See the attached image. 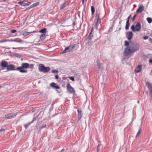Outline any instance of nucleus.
<instances>
[{
  "label": "nucleus",
  "instance_id": "obj_1",
  "mask_svg": "<svg viewBox=\"0 0 152 152\" xmlns=\"http://www.w3.org/2000/svg\"><path fill=\"white\" fill-rule=\"evenodd\" d=\"M139 46L138 44H130L125 49L124 52L125 56H128L131 53H134L139 49Z\"/></svg>",
  "mask_w": 152,
  "mask_h": 152
},
{
  "label": "nucleus",
  "instance_id": "obj_2",
  "mask_svg": "<svg viewBox=\"0 0 152 152\" xmlns=\"http://www.w3.org/2000/svg\"><path fill=\"white\" fill-rule=\"evenodd\" d=\"M29 64L27 63H23L22 64L21 66L18 67L17 68L16 70H19L21 73H26L27 71L24 69L28 68Z\"/></svg>",
  "mask_w": 152,
  "mask_h": 152
},
{
  "label": "nucleus",
  "instance_id": "obj_3",
  "mask_svg": "<svg viewBox=\"0 0 152 152\" xmlns=\"http://www.w3.org/2000/svg\"><path fill=\"white\" fill-rule=\"evenodd\" d=\"M141 28L140 23L138 22L137 23L135 26L132 25L131 26V30L134 32L139 31Z\"/></svg>",
  "mask_w": 152,
  "mask_h": 152
},
{
  "label": "nucleus",
  "instance_id": "obj_4",
  "mask_svg": "<svg viewBox=\"0 0 152 152\" xmlns=\"http://www.w3.org/2000/svg\"><path fill=\"white\" fill-rule=\"evenodd\" d=\"M39 69L41 72L46 73L50 71V68L48 67H45L43 64H40L39 65Z\"/></svg>",
  "mask_w": 152,
  "mask_h": 152
},
{
  "label": "nucleus",
  "instance_id": "obj_5",
  "mask_svg": "<svg viewBox=\"0 0 152 152\" xmlns=\"http://www.w3.org/2000/svg\"><path fill=\"white\" fill-rule=\"evenodd\" d=\"M75 44L70 45L68 47L65 48L62 53H65L67 52H69L71 51L75 47Z\"/></svg>",
  "mask_w": 152,
  "mask_h": 152
},
{
  "label": "nucleus",
  "instance_id": "obj_6",
  "mask_svg": "<svg viewBox=\"0 0 152 152\" xmlns=\"http://www.w3.org/2000/svg\"><path fill=\"white\" fill-rule=\"evenodd\" d=\"M66 87L70 93L74 94L75 93V91L72 87L70 86L69 83L67 84Z\"/></svg>",
  "mask_w": 152,
  "mask_h": 152
},
{
  "label": "nucleus",
  "instance_id": "obj_7",
  "mask_svg": "<svg viewBox=\"0 0 152 152\" xmlns=\"http://www.w3.org/2000/svg\"><path fill=\"white\" fill-rule=\"evenodd\" d=\"M99 14L97 13L95 18V21H96L95 26L96 29H98V23L100 22V19H99Z\"/></svg>",
  "mask_w": 152,
  "mask_h": 152
},
{
  "label": "nucleus",
  "instance_id": "obj_8",
  "mask_svg": "<svg viewBox=\"0 0 152 152\" xmlns=\"http://www.w3.org/2000/svg\"><path fill=\"white\" fill-rule=\"evenodd\" d=\"M16 113H10L5 115V118L7 119H10L14 117L17 115Z\"/></svg>",
  "mask_w": 152,
  "mask_h": 152
},
{
  "label": "nucleus",
  "instance_id": "obj_9",
  "mask_svg": "<svg viewBox=\"0 0 152 152\" xmlns=\"http://www.w3.org/2000/svg\"><path fill=\"white\" fill-rule=\"evenodd\" d=\"M144 9V7L142 4L139 5L138 8L136 11V13H141L143 11Z\"/></svg>",
  "mask_w": 152,
  "mask_h": 152
},
{
  "label": "nucleus",
  "instance_id": "obj_10",
  "mask_svg": "<svg viewBox=\"0 0 152 152\" xmlns=\"http://www.w3.org/2000/svg\"><path fill=\"white\" fill-rule=\"evenodd\" d=\"M146 85L149 89L150 94L152 95V84L148 82L146 83Z\"/></svg>",
  "mask_w": 152,
  "mask_h": 152
},
{
  "label": "nucleus",
  "instance_id": "obj_11",
  "mask_svg": "<svg viewBox=\"0 0 152 152\" xmlns=\"http://www.w3.org/2000/svg\"><path fill=\"white\" fill-rule=\"evenodd\" d=\"M133 36V33L131 31H129L127 32L126 34V37L127 39L129 40H130Z\"/></svg>",
  "mask_w": 152,
  "mask_h": 152
},
{
  "label": "nucleus",
  "instance_id": "obj_12",
  "mask_svg": "<svg viewBox=\"0 0 152 152\" xmlns=\"http://www.w3.org/2000/svg\"><path fill=\"white\" fill-rule=\"evenodd\" d=\"M50 85L51 87L53 88L57 89H59L60 88V87L58 86L57 85V84L55 83H52L50 84Z\"/></svg>",
  "mask_w": 152,
  "mask_h": 152
},
{
  "label": "nucleus",
  "instance_id": "obj_13",
  "mask_svg": "<svg viewBox=\"0 0 152 152\" xmlns=\"http://www.w3.org/2000/svg\"><path fill=\"white\" fill-rule=\"evenodd\" d=\"M14 66L12 64H10L9 65H8V66L7 67V70H15L14 69Z\"/></svg>",
  "mask_w": 152,
  "mask_h": 152
},
{
  "label": "nucleus",
  "instance_id": "obj_14",
  "mask_svg": "<svg viewBox=\"0 0 152 152\" xmlns=\"http://www.w3.org/2000/svg\"><path fill=\"white\" fill-rule=\"evenodd\" d=\"M142 69V66L141 65H138L135 69V72L136 73L139 72Z\"/></svg>",
  "mask_w": 152,
  "mask_h": 152
},
{
  "label": "nucleus",
  "instance_id": "obj_15",
  "mask_svg": "<svg viewBox=\"0 0 152 152\" xmlns=\"http://www.w3.org/2000/svg\"><path fill=\"white\" fill-rule=\"evenodd\" d=\"M1 65L4 67H7L8 66V63L5 61H2L1 63Z\"/></svg>",
  "mask_w": 152,
  "mask_h": 152
},
{
  "label": "nucleus",
  "instance_id": "obj_16",
  "mask_svg": "<svg viewBox=\"0 0 152 152\" xmlns=\"http://www.w3.org/2000/svg\"><path fill=\"white\" fill-rule=\"evenodd\" d=\"M77 111L78 113V120H80L81 118L82 117L83 114L81 113V112L80 111V110L79 109H78L77 110Z\"/></svg>",
  "mask_w": 152,
  "mask_h": 152
},
{
  "label": "nucleus",
  "instance_id": "obj_17",
  "mask_svg": "<svg viewBox=\"0 0 152 152\" xmlns=\"http://www.w3.org/2000/svg\"><path fill=\"white\" fill-rule=\"evenodd\" d=\"M91 33H90V34L88 37V43H89V45L91 44H92V42H93L91 41V39H92L93 37L91 35Z\"/></svg>",
  "mask_w": 152,
  "mask_h": 152
},
{
  "label": "nucleus",
  "instance_id": "obj_18",
  "mask_svg": "<svg viewBox=\"0 0 152 152\" xmlns=\"http://www.w3.org/2000/svg\"><path fill=\"white\" fill-rule=\"evenodd\" d=\"M10 42H16L20 43L23 42V41L20 39H15L14 40L11 39V40H10Z\"/></svg>",
  "mask_w": 152,
  "mask_h": 152
},
{
  "label": "nucleus",
  "instance_id": "obj_19",
  "mask_svg": "<svg viewBox=\"0 0 152 152\" xmlns=\"http://www.w3.org/2000/svg\"><path fill=\"white\" fill-rule=\"evenodd\" d=\"M36 31H31L30 32H26V31H24L23 34V35L24 36H25L26 35H28L29 34H30L36 33Z\"/></svg>",
  "mask_w": 152,
  "mask_h": 152
},
{
  "label": "nucleus",
  "instance_id": "obj_20",
  "mask_svg": "<svg viewBox=\"0 0 152 152\" xmlns=\"http://www.w3.org/2000/svg\"><path fill=\"white\" fill-rule=\"evenodd\" d=\"M97 66L99 70L102 69L101 64L98 60L96 61Z\"/></svg>",
  "mask_w": 152,
  "mask_h": 152
},
{
  "label": "nucleus",
  "instance_id": "obj_21",
  "mask_svg": "<svg viewBox=\"0 0 152 152\" xmlns=\"http://www.w3.org/2000/svg\"><path fill=\"white\" fill-rule=\"evenodd\" d=\"M47 28H44L39 31V32L42 34H46L47 31Z\"/></svg>",
  "mask_w": 152,
  "mask_h": 152
},
{
  "label": "nucleus",
  "instance_id": "obj_22",
  "mask_svg": "<svg viewBox=\"0 0 152 152\" xmlns=\"http://www.w3.org/2000/svg\"><path fill=\"white\" fill-rule=\"evenodd\" d=\"M46 34H42L40 36V38L41 39H43L45 38Z\"/></svg>",
  "mask_w": 152,
  "mask_h": 152
},
{
  "label": "nucleus",
  "instance_id": "obj_23",
  "mask_svg": "<svg viewBox=\"0 0 152 152\" xmlns=\"http://www.w3.org/2000/svg\"><path fill=\"white\" fill-rule=\"evenodd\" d=\"M18 3L20 5L23 6H26V3L24 2V1L19 2H18Z\"/></svg>",
  "mask_w": 152,
  "mask_h": 152
},
{
  "label": "nucleus",
  "instance_id": "obj_24",
  "mask_svg": "<svg viewBox=\"0 0 152 152\" xmlns=\"http://www.w3.org/2000/svg\"><path fill=\"white\" fill-rule=\"evenodd\" d=\"M129 22L128 21L126 22V24L125 26V29L126 30H128L129 28Z\"/></svg>",
  "mask_w": 152,
  "mask_h": 152
},
{
  "label": "nucleus",
  "instance_id": "obj_25",
  "mask_svg": "<svg viewBox=\"0 0 152 152\" xmlns=\"http://www.w3.org/2000/svg\"><path fill=\"white\" fill-rule=\"evenodd\" d=\"M146 20L149 23H151L152 22V18L148 17L147 18Z\"/></svg>",
  "mask_w": 152,
  "mask_h": 152
},
{
  "label": "nucleus",
  "instance_id": "obj_26",
  "mask_svg": "<svg viewBox=\"0 0 152 152\" xmlns=\"http://www.w3.org/2000/svg\"><path fill=\"white\" fill-rule=\"evenodd\" d=\"M91 9L92 14V15H93L94 13L95 12V9H94V7L93 6H92L91 7Z\"/></svg>",
  "mask_w": 152,
  "mask_h": 152
},
{
  "label": "nucleus",
  "instance_id": "obj_27",
  "mask_svg": "<svg viewBox=\"0 0 152 152\" xmlns=\"http://www.w3.org/2000/svg\"><path fill=\"white\" fill-rule=\"evenodd\" d=\"M39 4V3L38 2H36L34 4H32V6H33V7H36L38 6Z\"/></svg>",
  "mask_w": 152,
  "mask_h": 152
},
{
  "label": "nucleus",
  "instance_id": "obj_28",
  "mask_svg": "<svg viewBox=\"0 0 152 152\" xmlns=\"http://www.w3.org/2000/svg\"><path fill=\"white\" fill-rule=\"evenodd\" d=\"M142 130V129H140L138 131V132L137 133V134H136V136H138L141 133V131Z\"/></svg>",
  "mask_w": 152,
  "mask_h": 152
},
{
  "label": "nucleus",
  "instance_id": "obj_29",
  "mask_svg": "<svg viewBox=\"0 0 152 152\" xmlns=\"http://www.w3.org/2000/svg\"><path fill=\"white\" fill-rule=\"evenodd\" d=\"M147 57L149 58V59H152V54H148L147 56Z\"/></svg>",
  "mask_w": 152,
  "mask_h": 152
},
{
  "label": "nucleus",
  "instance_id": "obj_30",
  "mask_svg": "<svg viewBox=\"0 0 152 152\" xmlns=\"http://www.w3.org/2000/svg\"><path fill=\"white\" fill-rule=\"evenodd\" d=\"M65 7V4L64 3L60 6V9H61L64 8Z\"/></svg>",
  "mask_w": 152,
  "mask_h": 152
},
{
  "label": "nucleus",
  "instance_id": "obj_31",
  "mask_svg": "<svg viewBox=\"0 0 152 152\" xmlns=\"http://www.w3.org/2000/svg\"><path fill=\"white\" fill-rule=\"evenodd\" d=\"M2 42H10V40L8 39H3L1 40Z\"/></svg>",
  "mask_w": 152,
  "mask_h": 152
},
{
  "label": "nucleus",
  "instance_id": "obj_32",
  "mask_svg": "<svg viewBox=\"0 0 152 152\" xmlns=\"http://www.w3.org/2000/svg\"><path fill=\"white\" fill-rule=\"evenodd\" d=\"M69 77L70 80H72V81H74L75 80V79H74V77Z\"/></svg>",
  "mask_w": 152,
  "mask_h": 152
},
{
  "label": "nucleus",
  "instance_id": "obj_33",
  "mask_svg": "<svg viewBox=\"0 0 152 152\" xmlns=\"http://www.w3.org/2000/svg\"><path fill=\"white\" fill-rule=\"evenodd\" d=\"M129 42L127 41H125V45L126 46H128L129 45Z\"/></svg>",
  "mask_w": 152,
  "mask_h": 152
},
{
  "label": "nucleus",
  "instance_id": "obj_34",
  "mask_svg": "<svg viewBox=\"0 0 152 152\" xmlns=\"http://www.w3.org/2000/svg\"><path fill=\"white\" fill-rule=\"evenodd\" d=\"M58 71L57 70H53L52 71V72L53 73H57L58 72Z\"/></svg>",
  "mask_w": 152,
  "mask_h": 152
},
{
  "label": "nucleus",
  "instance_id": "obj_35",
  "mask_svg": "<svg viewBox=\"0 0 152 152\" xmlns=\"http://www.w3.org/2000/svg\"><path fill=\"white\" fill-rule=\"evenodd\" d=\"M33 122V121H32V122H31V123H29V124H25V127L26 128L28 126V125H30V124H31V123H32Z\"/></svg>",
  "mask_w": 152,
  "mask_h": 152
},
{
  "label": "nucleus",
  "instance_id": "obj_36",
  "mask_svg": "<svg viewBox=\"0 0 152 152\" xmlns=\"http://www.w3.org/2000/svg\"><path fill=\"white\" fill-rule=\"evenodd\" d=\"M29 66L30 68L33 69L34 67V65L32 64H31L30 65H29Z\"/></svg>",
  "mask_w": 152,
  "mask_h": 152
},
{
  "label": "nucleus",
  "instance_id": "obj_37",
  "mask_svg": "<svg viewBox=\"0 0 152 152\" xmlns=\"http://www.w3.org/2000/svg\"><path fill=\"white\" fill-rule=\"evenodd\" d=\"M33 7V6H32V5H31L29 7H28L27 8V10L30 9Z\"/></svg>",
  "mask_w": 152,
  "mask_h": 152
},
{
  "label": "nucleus",
  "instance_id": "obj_38",
  "mask_svg": "<svg viewBox=\"0 0 152 152\" xmlns=\"http://www.w3.org/2000/svg\"><path fill=\"white\" fill-rule=\"evenodd\" d=\"M31 2H28L27 3H26V6H28L31 3Z\"/></svg>",
  "mask_w": 152,
  "mask_h": 152
},
{
  "label": "nucleus",
  "instance_id": "obj_39",
  "mask_svg": "<svg viewBox=\"0 0 152 152\" xmlns=\"http://www.w3.org/2000/svg\"><path fill=\"white\" fill-rule=\"evenodd\" d=\"M4 131H5V130L4 129H1L0 130V133L4 132Z\"/></svg>",
  "mask_w": 152,
  "mask_h": 152
},
{
  "label": "nucleus",
  "instance_id": "obj_40",
  "mask_svg": "<svg viewBox=\"0 0 152 152\" xmlns=\"http://www.w3.org/2000/svg\"><path fill=\"white\" fill-rule=\"evenodd\" d=\"M148 36H145L143 37V39L145 40H146L148 39Z\"/></svg>",
  "mask_w": 152,
  "mask_h": 152
},
{
  "label": "nucleus",
  "instance_id": "obj_41",
  "mask_svg": "<svg viewBox=\"0 0 152 152\" xmlns=\"http://www.w3.org/2000/svg\"><path fill=\"white\" fill-rule=\"evenodd\" d=\"M11 33H14L16 32V31L15 30H13L11 31Z\"/></svg>",
  "mask_w": 152,
  "mask_h": 152
},
{
  "label": "nucleus",
  "instance_id": "obj_42",
  "mask_svg": "<svg viewBox=\"0 0 152 152\" xmlns=\"http://www.w3.org/2000/svg\"><path fill=\"white\" fill-rule=\"evenodd\" d=\"M75 75L77 77L79 78L80 77V75L79 73H77Z\"/></svg>",
  "mask_w": 152,
  "mask_h": 152
},
{
  "label": "nucleus",
  "instance_id": "obj_43",
  "mask_svg": "<svg viewBox=\"0 0 152 152\" xmlns=\"http://www.w3.org/2000/svg\"><path fill=\"white\" fill-rule=\"evenodd\" d=\"M131 15H130V16L128 17L127 19V21H128V22H129V18H130V17H131Z\"/></svg>",
  "mask_w": 152,
  "mask_h": 152
},
{
  "label": "nucleus",
  "instance_id": "obj_44",
  "mask_svg": "<svg viewBox=\"0 0 152 152\" xmlns=\"http://www.w3.org/2000/svg\"><path fill=\"white\" fill-rule=\"evenodd\" d=\"M149 62L152 64V59H149Z\"/></svg>",
  "mask_w": 152,
  "mask_h": 152
},
{
  "label": "nucleus",
  "instance_id": "obj_45",
  "mask_svg": "<svg viewBox=\"0 0 152 152\" xmlns=\"http://www.w3.org/2000/svg\"><path fill=\"white\" fill-rule=\"evenodd\" d=\"M136 15H135L133 16V17L132 18V20H133L136 17Z\"/></svg>",
  "mask_w": 152,
  "mask_h": 152
},
{
  "label": "nucleus",
  "instance_id": "obj_46",
  "mask_svg": "<svg viewBox=\"0 0 152 152\" xmlns=\"http://www.w3.org/2000/svg\"><path fill=\"white\" fill-rule=\"evenodd\" d=\"M55 77L56 78V79H58V75H56L55 76Z\"/></svg>",
  "mask_w": 152,
  "mask_h": 152
},
{
  "label": "nucleus",
  "instance_id": "obj_47",
  "mask_svg": "<svg viewBox=\"0 0 152 152\" xmlns=\"http://www.w3.org/2000/svg\"><path fill=\"white\" fill-rule=\"evenodd\" d=\"M99 145L97 146V151L99 150Z\"/></svg>",
  "mask_w": 152,
  "mask_h": 152
},
{
  "label": "nucleus",
  "instance_id": "obj_48",
  "mask_svg": "<svg viewBox=\"0 0 152 152\" xmlns=\"http://www.w3.org/2000/svg\"><path fill=\"white\" fill-rule=\"evenodd\" d=\"M62 79H63V80H65L66 79V77H64L62 78Z\"/></svg>",
  "mask_w": 152,
  "mask_h": 152
},
{
  "label": "nucleus",
  "instance_id": "obj_49",
  "mask_svg": "<svg viewBox=\"0 0 152 152\" xmlns=\"http://www.w3.org/2000/svg\"><path fill=\"white\" fill-rule=\"evenodd\" d=\"M84 0H82V3H84Z\"/></svg>",
  "mask_w": 152,
  "mask_h": 152
},
{
  "label": "nucleus",
  "instance_id": "obj_50",
  "mask_svg": "<svg viewBox=\"0 0 152 152\" xmlns=\"http://www.w3.org/2000/svg\"><path fill=\"white\" fill-rule=\"evenodd\" d=\"M0 43H2L1 40H0Z\"/></svg>",
  "mask_w": 152,
  "mask_h": 152
},
{
  "label": "nucleus",
  "instance_id": "obj_51",
  "mask_svg": "<svg viewBox=\"0 0 152 152\" xmlns=\"http://www.w3.org/2000/svg\"><path fill=\"white\" fill-rule=\"evenodd\" d=\"M63 151V150L62 149V150L61 151V152H62V151Z\"/></svg>",
  "mask_w": 152,
  "mask_h": 152
},
{
  "label": "nucleus",
  "instance_id": "obj_52",
  "mask_svg": "<svg viewBox=\"0 0 152 152\" xmlns=\"http://www.w3.org/2000/svg\"><path fill=\"white\" fill-rule=\"evenodd\" d=\"M137 102H138V103H139V101H137Z\"/></svg>",
  "mask_w": 152,
  "mask_h": 152
},
{
  "label": "nucleus",
  "instance_id": "obj_53",
  "mask_svg": "<svg viewBox=\"0 0 152 152\" xmlns=\"http://www.w3.org/2000/svg\"><path fill=\"white\" fill-rule=\"evenodd\" d=\"M13 48V49H15V48Z\"/></svg>",
  "mask_w": 152,
  "mask_h": 152
},
{
  "label": "nucleus",
  "instance_id": "obj_54",
  "mask_svg": "<svg viewBox=\"0 0 152 152\" xmlns=\"http://www.w3.org/2000/svg\"><path fill=\"white\" fill-rule=\"evenodd\" d=\"M1 87V86H0V88Z\"/></svg>",
  "mask_w": 152,
  "mask_h": 152
}]
</instances>
